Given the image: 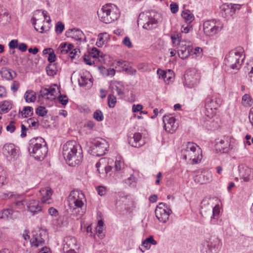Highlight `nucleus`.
<instances>
[{"instance_id": "1", "label": "nucleus", "mask_w": 253, "mask_h": 253, "mask_svg": "<svg viewBox=\"0 0 253 253\" xmlns=\"http://www.w3.org/2000/svg\"><path fill=\"white\" fill-rule=\"evenodd\" d=\"M63 155L67 164L72 167L80 164L83 158L82 149L75 141H69L63 146Z\"/></svg>"}, {"instance_id": "2", "label": "nucleus", "mask_w": 253, "mask_h": 253, "mask_svg": "<svg viewBox=\"0 0 253 253\" xmlns=\"http://www.w3.org/2000/svg\"><path fill=\"white\" fill-rule=\"evenodd\" d=\"M68 205L73 214L82 216L85 213L84 203L86 199L84 194L79 190H72L68 197Z\"/></svg>"}, {"instance_id": "3", "label": "nucleus", "mask_w": 253, "mask_h": 253, "mask_svg": "<svg viewBox=\"0 0 253 253\" xmlns=\"http://www.w3.org/2000/svg\"><path fill=\"white\" fill-rule=\"evenodd\" d=\"M245 58L244 48L239 46L230 51L226 56L224 63L228 70L230 68L237 71L240 69Z\"/></svg>"}, {"instance_id": "4", "label": "nucleus", "mask_w": 253, "mask_h": 253, "mask_svg": "<svg viewBox=\"0 0 253 253\" xmlns=\"http://www.w3.org/2000/svg\"><path fill=\"white\" fill-rule=\"evenodd\" d=\"M159 16V14L154 10L142 12L137 19L138 26L142 27L146 30H153L158 26Z\"/></svg>"}, {"instance_id": "5", "label": "nucleus", "mask_w": 253, "mask_h": 253, "mask_svg": "<svg viewBox=\"0 0 253 253\" xmlns=\"http://www.w3.org/2000/svg\"><path fill=\"white\" fill-rule=\"evenodd\" d=\"M97 15L99 20L105 24H110L117 20L120 16L119 9L113 4L104 5L98 10Z\"/></svg>"}, {"instance_id": "6", "label": "nucleus", "mask_w": 253, "mask_h": 253, "mask_svg": "<svg viewBox=\"0 0 253 253\" xmlns=\"http://www.w3.org/2000/svg\"><path fill=\"white\" fill-rule=\"evenodd\" d=\"M28 150L35 159L39 161L43 160L47 153L45 142L42 137L31 139Z\"/></svg>"}, {"instance_id": "7", "label": "nucleus", "mask_w": 253, "mask_h": 253, "mask_svg": "<svg viewBox=\"0 0 253 253\" xmlns=\"http://www.w3.org/2000/svg\"><path fill=\"white\" fill-rule=\"evenodd\" d=\"M181 154L184 160L192 164L198 163L202 158L201 148L193 142H188L183 146Z\"/></svg>"}, {"instance_id": "8", "label": "nucleus", "mask_w": 253, "mask_h": 253, "mask_svg": "<svg viewBox=\"0 0 253 253\" xmlns=\"http://www.w3.org/2000/svg\"><path fill=\"white\" fill-rule=\"evenodd\" d=\"M170 38L173 46L177 48L179 57L183 59L187 58L192 51V48L190 45V42L183 40L180 33L171 35Z\"/></svg>"}, {"instance_id": "9", "label": "nucleus", "mask_w": 253, "mask_h": 253, "mask_svg": "<svg viewBox=\"0 0 253 253\" xmlns=\"http://www.w3.org/2000/svg\"><path fill=\"white\" fill-rule=\"evenodd\" d=\"M238 143L233 137L225 136L219 141L216 142L215 147L222 153H228L232 150H235L237 148Z\"/></svg>"}, {"instance_id": "10", "label": "nucleus", "mask_w": 253, "mask_h": 253, "mask_svg": "<svg viewBox=\"0 0 253 253\" xmlns=\"http://www.w3.org/2000/svg\"><path fill=\"white\" fill-rule=\"evenodd\" d=\"M200 78V74L195 69L188 70L184 74L183 85L187 88L195 87L198 84Z\"/></svg>"}, {"instance_id": "11", "label": "nucleus", "mask_w": 253, "mask_h": 253, "mask_svg": "<svg viewBox=\"0 0 253 253\" xmlns=\"http://www.w3.org/2000/svg\"><path fill=\"white\" fill-rule=\"evenodd\" d=\"M108 148L107 142L103 139H99L92 142L89 151L93 156H101L105 154Z\"/></svg>"}, {"instance_id": "12", "label": "nucleus", "mask_w": 253, "mask_h": 253, "mask_svg": "<svg viewBox=\"0 0 253 253\" xmlns=\"http://www.w3.org/2000/svg\"><path fill=\"white\" fill-rule=\"evenodd\" d=\"M219 100L213 96L207 97L205 101V115L211 118L214 116L215 110L220 106Z\"/></svg>"}, {"instance_id": "13", "label": "nucleus", "mask_w": 253, "mask_h": 253, "mask_svg": "<svg viewBox=\"0 0 253 253\" xmlns=\"http://www.w3.org/2000/svg\"><path fill=\"white\" fill-rule=\"evenodd\" d=\"M207 252L209 253H218L221 247V240L216 235H211L205 241Z\"/></svg>"}, {"instance_id": "14", "label": "nucleus", "mask_w": 253, "mask_h": 253, "mask_svg": "<svg viewBox=\"0 0 253 253\" xmlns=\"http://www.w3.org/2000/svg\"><path fill=\"white\" fill-rule=\"evenodd\" d=\"M170 211L165 204L160 203L155 209V215L160 222L166 223L169 220Z\"/></svg>"}, {"instance_id": "15", "label": "nucleus", "mask_w": 253, "mask_h": 253, "mask_svg": "<svg viewBox=\"0 0 253 253\" xmlns=\"http://www.w3.org/2000/svg\"><path fill=\"white\" fill-rule=\"evenodd\" d=\"M165 130L169 133H173L178 127V123L172 116H164L163 118Z\"/></svg>"}, {"instance_id": "16", "label": "nucleus", "mask_w": 253, "mask_h": 253, "mask_svg": "<svg viewBox=\"0 0 253 253\" xmlns=\"http://www.w3.org/2000/svg\"><path fill=\"white\" fill-rule=\"evenodd\" d=\"M77 241L76 239L72 236L65 238L63 244V253H77Z\"/></svg>"}, {"instance_id": "17", "label": "nucleus", "mask_w": 253, "mask_h": 253, "mask_svg": "<svg viewBox=\"0 0 253 253\" xmlns=\"http://www.w3.org/2000/svg\"><path fill=\"white\" fill-rule=\"evenodd\" d=\"M223 25L219 20H208L204 22V32H218L222 30Z\"/></svg>"}, {"instance_id": "18", "label": "nucleus", "mask_w": 253, "mask_h": 253, "mask_svg": "<svg viewBox=\"0 0 253 253\" xmlns=\"http://www.w3.org/2000/svg\"><path fill=\"white\" fill-rule=\"evenodd\" d=\"M2 153L6 159L10 162H14L17 157L16 149L15 146L11 144H5L2 148Z\"/></svg>"}, {"instance_id": "19", "label": "nucleus", "mask_w": 253, "mask_h": 253, "mask_svg": "<svg viewBox=\"0 0 253 253\" xmlns=\"http://www.w3.org/2000/svg\"><path fill=\"white\" fill-rule=\"evenodd\" d=\"M241 8L240 4L232 3H224L220 6L222 14L225 17L232 16L237 10Z\"/></svg>"}, {"instance_id": "20", "label": "nucleus", "mask_w": 253, "mask_h": 253, "mask_svg": "<svg viewBox=\"0 0 253 253\" xmlns=\"http://www.w3.org/2000/svg\"><path fill=\"white\" fill-rule=\"evenodd\" d=\"M128 141L132 147L135 148L140 147L145 143V140L142 138L141 134L139 132H135L132 137H129Z\"/></svg>"}, {"instance_id": "21", "label": "nucleus", "mask_w": 253, "mask_h": 253, "mask_svg": "<svg viewBox=\"0 0 253 253\" xmlns=\"http://www.w3.org/2000/svg\"><path fill=\"white\" fill-rule=\"evenodd\" d=\"M41 200L42 203L50 204L52 203L51 196L52 191L50 188L45 187L41 189L40 190Z\"/></svg>"}, {"instance_id": "22", "label": "nucleus", "mask_w": 253, "mask_h": 253, "mask_svg": "<svg viewBox=\"0 0 253 253\" xmlns=\"http://www.w3.org/2000/svg\"><path fill=\"white\" fill-rule=\"evenodd\" d=\"M240 179L244 182H249L253 179V169L248 167H242L239 169Z\"/></svg>"}, {"instance_id": "23", "label": "nucleus", "mask_w": 253, "mask_h": 253, "mask_svg": "<svg viewBox=\"0 0 253 253\" xmlns=\"http://www.w3.org/2000/svg\"><path fill=\"white\" fill-rule=\"evenodd\" d=\"M109 88L112 93L117 92V94L122 97L125 94V87L124 84L121 82L113 81L110 83Z\"/></svg>"}, {"instance_id": "24", "label": "nucleus", "mask_w": 253, "mask_h": 253, "mask_svg": "<svg viewBox=\"0 0 253 253\" xmlns=\"http://www.w3.org/2000/svg\"><path fill=\"white\" fill-rule=\"evenodd\" d=\"M195 180H197L202 184L209 183L212 180V173L210 171L204 170L196 177Z\"/></svg>"}, {"instance_id": "25", "label": "nucleus", "mask_w": 253, "mask_h": 253, "mask_svg": "<svg viewBox=\"0 0 253 253\" xmlns=\"http://www.w3.org/2000/svg\"><path fill=\"white\" fill-rule=\"evenodd\" d=\"M157 244V242L154 239L153 236H150L142 241L141 247H139V250L142 253H144L146 250H148L150 249L151 245H156Z\"/></svg>"}, {"instance_id": "26", "label": "nucleus", "mask_w": 253, "mask_h": 253, "mask_svg": "<svg viewBox=\"0 0 253 253\" xmlns=\"http://www.w3.org/2000/svg\"><path fill=\"white\" fill-rule=\"evenodd\" d=\"M157 74L159 78H162L166 84H169L173 77V73L169 70L167 72H165L163 70L158 69L157 70Z\"/></svg>"}, {"instance_id": "27", "label": "nucleus", "mask_w": 253, "mask_h": 253, "mask_svg": "<svg viewBox=\"0 0 253 253\" xmlns=\"http://www.w3.org/2000/svg\"><path fill=\"white\" fill-rule=\"evenodd\" d=\"M28 210L35 213L42 211V207L39 205V202L35 200H31L26 203Z\"/></svg>"}, {"instance_id": "28", "label": "nucleus", "mask_w": 253, "mask_h": 253, "mask_svg": "<svg viewBox=\"0 0 253 253\" xmlns=\"http://www.w3.org/2000/svg\"><path fill=\"white\" fill-rule=\"evenodd\" d=\"M78 82L80 86H90L92 84L90 75L89 73H84L83 75H81L80 78L78 79Z\"/></svg>"}, {"instance_id": "29", "label": "nucleus", "mask_w": 253, "mask_h": 253, "mask_svg": "<svg viewBox=\"0 0 253 253\" xmlns=\"http://www.w3.org/2000/svg\"><path fill=\"white\" fill-rule=\"evenodd\" d=\"M10 19V16L7 10L0 5V24L5 25L9 22Z\"/></svg>"}, {"instance_id": "30", "label": "nucleus", "mask_w": 253, "mask_h": 253, "mask_svg": "<svg viewBox=\"0 0 253 253\" xmlns=\"http://www.w3.org/2000/svg\"><path fill=\"white\" fill-rule=\"evenodd\" d=\"M73 45L67 42H62L57 49V54H65L73 48Z\"/></svg>"}, {"instance_id": "31", "label": "nucleus", "mask_w": 253, "mask_h": 253, "mask_svg": "<svg viewBox=\"0 0 253 253\" xmlns=\"http://www.w3.org/2000/svg\"><path fill=\"white\" fill-rule=\"evenodd\" d=\"M30 243L32 247H42L44 245L45 241L42 238L41 234H33V237L30 240Z\"/></svg>"}, {"instance_id": "32", "label": "nucleus", "mask_w": 253, "mask_h": 253, "mask_svg": "<svg viewBox=\"0 0 253 253\" xmlns=\"http://www.w3.org/2000/svg\"><path fill=\"white\" fill-rule=\"evenodd\" d=\"M88 54L92 57V59L95 61L97 60L100 61L101 59H104L105 56V54L100 52V51L96 47H93L91 50L88 52Z\"/></svg>"}, {"instance_id": "33", "label": "nucleus", "mask_w": 253, "mask_h": 253, "mask_svg": "<svg viewBox=\"0 0 253 253\" xmlns=\"http://www.w3.org/2000/svg\"><path fill=\"white\" fill-rule=\"evenodd\" d=\"M209 205H212V201L210 199H204L201 204V213L203 215H207L209 213L208 211V207Z\"/></svg>"}, {"instance_id": "34", "label": "nucleus", "mask_w": 253, "mask_h": 253, "mask_svg": "<svg viewBox=\"0 0 253 253\" xmlns=\"http://www.w3.org/2000/svg\"><path fill=\"white\" fill-rule=\"evenodd\" d=\"M31 21L36 31H38L40 29L42 31V32L44 31V27L42 25L43 21H42L35 16L32 18Z\"/></svg>"}, {"instance_id": "35", "label": "nucleus", "mask_w": 253, "mask_h": 253, "mask_svg": "<svg viewBox=\"0 0 253 253\" xmlns=\"http://www.w3.org/2000/svg\"><path fill=\"white\" fill-rule=\"evenodd\" d=\"M24 97L26 102H34L36 99V93L31 90H27L25 92Z\"/></svg>"}, {"instance_id": "36", "label": "nucleus", "mask_w": 253, "mask_h": 253, "mask_svg": "<svg viewBox=\"0 0 253 253\" xmlns=\"http://www.w3.org/2000/svg\"><path fill=\"white\" fill-rule=\"evenodd\" d=\"M109 39V35L107 33H100L98 36V41L96 44L98 46H102Z\"/></svg>"}, {"instance_id": "37", "label": "nucleus", "mask_w": 253, "mask_h": 253, "mask_svg": "<svg viewBox=\"0 0 253 253\" xmlns=\"http://www.w3.org/2000/svg\"><path fill=\"white\" fill-rule=\"evenodd\" d=\"M208 211H209V214H211V218H215L219 214L220 210L219 207L218 205H215L213 206V205H209L208 206Z\"/></svg>"}, {"instance_id": "38", "label": "nucleus", "mask_w": 253, "mask_h": 253, "mask_svg": "<svg viewBox=\"0 0 253 253\" xmlns=\"http://www.w3.org/2000/svg\"><path fill=\"white\" fill-rule=\"evenodd\" d=\"M109 159L107 158H101L99 161L96 164V168L97 169V170L99 173H101L100 169H101V170L103 171L104 168L107 165L109 164Z\"/></svg>"}, {"instance_id": "39", "label": "nucleus", "mask_w": 253, "mask_h": 253, "mask_svg": "<svg viewBox=\"0 0 253 253\" xmlns=\"http://www.w3.org/2000/svg\"><path fill=\"white\" fill-rule=\"evenodd\" d=\"M181 16L185 19L187 23H191L194 19V16L193 14L188 9L182 11Z\"/></svg>"}, {"instance_id": "40", "label": "nucleus", "mask_w": 253, "mask_h": 253, "mask_svg": "<svg viewBox=\"0 0 253 253\" xmlns=\"http://www.w3.org/2000/svg\"><path fill=\"white\" fill-rule=\"evenodd\" d=\"M242 103L245 106H251L253 104V99L250 95L245 94L242 97Z\"/></svg>"}, {"instance_id": "41", "label": "nucleus", "mask_w": 253, "mask_h": 253, "mask_svg": "<svg viewBox=\"0 0 253 253\" xmlns=\"http://www.w3.org/2000/svg\"><path fill=\"white\" fill-rule=\"evenodd\" d=\"M21 115L24 118H28L33 114V108L32 107H25L21 111Z\"/></svg>"}, {"instance_id": "42", "label": "nucleus", "mask_w": 253, "mask_h": 253, "mask_svg": "<svg viewBox=\"0 0 253 253\" xmlns=\"http://www.w3.org/2000/svg\"><path fill=\"white\" fill-rule=\"evenodd\" d=\"M11 105L9 102L4 101L0 103V110L3 113H6L11 109Z\"/></svg>"}, {"instance_id": "43", "label": "nucleus", "mask_w": 253, "mask_h": 253, "mask_svg": "<svg viewBox=\"0 0 253 253\" xmlns=\"http://www.w3.org/2000/svg\"><path fill=\"white\" fill-rule=\"evenodd\" d=\"M0 74L2 77L5 78L8 80H11L13 78L10 71L6 68H2L1 69Z\"/></svg>"}, {"instance_id": "44", "label": "nucleus", "mask_w": 253, "mask_h": 253, "mask_svg": "<svg viewBox=\"0 0 253 253\" xmlns=\"http://www.w3.org/2000/svg\"><path fill=\"white\" fill-rule=\"evenodd\" d=\"M48 88L50 95L53 97L52 98H51V99L55 98L57 94V92H59L58 87L57 85L53 84Z\"/></svg>"}, {"instance_id": "45", "label": "nucleus", "mask_w": 253, "mask_h": 253, "mask_svg": "<svg viewBox=\"0 0 253 253\" xmlns=\"http://www.w3.org/2000/svg\"><path fill=\"white\" fill-rule=\"evenodd\" d=\"M46 70L48 75L53 76L56 74V67L54 64H50L46 68Z\"/></svg>"}, {"instance_id": "46", "label": "nucleus", "mask_w": 253, "mask_h": 253, "mask_svg": "<svg viewBox=\"0 0 253 253\" xmlns=\"http://www.w3.org/2000/svg\"><path fill=\"white\" fill-rule=\"evenodd\" d=\"M108 105L110 108H114L117 103L116 97L112 94L108 96Z\"/></svg>"}, {"instance_id": "47", "label": "nucleus", "mask_w": 253, "mask_h": 253, "mask_svg": "<svg viewBox=\"0 0 253 253\" xmlns=\"http://www.w3.org/2000/svg\"><path fill=\"white\" fill-rule=\"evenodd\" d=\"M93 118L98 122H101L104 119L103 113L100 110H96L93 113Z\"/></svg>"}, {"instance_id": "48", "label": "nucleus", "mask_w": 253, "mask_h": 253, "mask_svg": "<svg viewBox=\"0 0 253 253\" xmlns=\"http://www.w3.org/2000/svg\"><path fill=\"white\" fill-rule=\"evenodd\" d=\"M13 213V211L11 209L4 210L0 212V218H8L11 216Z\"/></svg>"}, {"instance_id": "49", "label": "nucleus", "mask_w": 253, "mask_h": 253, "mask_svg": "<svg viewBox=\"0 0 253 253\" xmlns=\"http://www.w3.org/2000/svg\"><path fill=\"white\" fill-rule=\"evenodd\" d=\"M128 64V63L126 61H124L123 60H118L115 61L116 68L117 67H120V71H124V68L126 67Z\"/></svg>"}, {"instance_id": "50", "label": "nucleus", "mask_w": 253, "mask_h": 253, "mask_svg": "<svg viewBox=\"0 0 253 253\" xmlns=\"http://www.w3.org/2000/svg\"><path fill=\"white\" fill-rule=\"evenodd\" d=\"M124 71H125L127 74L131 76L135 75L137 72L136 69L129 66V64L127 65L126 67L124 68Z\"/></svg>"}, {"instance_id": "51", "label": "nucleus", "mask_w": 253, "mask_h": 253, "mask_svg": "<svg viewBox=\"0 0 253 253\" xmlns=\"http://www.w3.org/2000/svg\"><path fill=\"white\" fill-rule=\"evenodd\" d=\"M36 113L39 116L43 117L46 115L47 110L44 107L40 106L36 109Z\"/></svg>"}, {"instance_id": "52", "label": "nucleus", "mask_w": 253, "mask_h": 253, "mask_svg": "<svg viewBox=\"0 0 253 253\" xmlns=\"http://www.w3.org/2000/svg\"><path fill=\"white\" fill-rule=\"evenodd\" d=\"M37 14H41L44 17V20H46L47 22H48L50 21V17L47 14V12L46 11L43 10L42 11L41 10H37L36 13H35V15H37Z\"/></svg>"}, {"instance_id": "53", "label": "nucleus", "mask_w": 253, "mask_h": 253, "mask_svg": "<svg viewBox=\"0 0 253 253\" xmlns=\"http://www.w3.org/2000/svg\"><path fill=\"white\" fill-rule=\"evenodd\" d=\"M124 168V163L120 159H117L115 162V169L116 170H120Z\"/></svg>"}, {"instance_id": "54", "label": "nucleus", "mask_w": 253, "mask_h": 253, "mask_svg": "<svg viewBox=\"0 0 253 253\" xmlns=\"http://www.w3.org/2000/svg\"><path fill=\"white\" fill-rule=\"evenodd\" d=\"M84 60L87 65H91L94 64L95 60L88 54H85L84 57Z\"/></svg>"}, {"instance_id": "55", "label": "nucleus", "mask_w": 253, "mask_h": 253, "mask_svg": "<svg viewBox=\"0 0 253 253\" xmlns=\"http://www.w3.org/2000/svg\"><path fill=\"white\" fill-rule=\"evenodd\" d=\"M41 96L47 99H51L48 96L50 95L49 90L48 88H42L40 91Z\"/></svg>"}, {"instance_id": "56", "label": "nucleus", "mask_w": 253, "mask_h": 253, "mask_svg": "<svg viewBox=\"0 0 253 253\" xmlns=\"http://www.w3.org/2000/svg\"><path fill=\"white\" fill-rule=\"evenodd\" d=\"M58 99L63 105H66L68 102V98L66 95H60L58 96Z\"/></svg>"}, {"instance_id": "57", "label": "nucleus", "mask_w": 253, "mask_h": 253, "mask_svg": "<svg viewBox=\"0 0 253 253\" xmlns=\"http://www.w3.org/2000/svg\"><path fill=\"white\" fill-rule=\"evenodd\" d=\"M126 183L131 187L136 185L135 178L133 176H131L126 180Z\"/></svg>"}, {"instance_id": "58", "label": "nucleus", "mask_w": 253, "mask_h": 253, "mask_svg": "<svg viewBox=\"0 0 253 253\" xmlns=\"http://www.w3.org/2000/svg\"><path fill=\"white\" fill-rule=\"evenodd\" d=\"M55 28V32H63L64 30V25L62 22L58 21L56 23Z\"/></svg>"}, {"instance_id": "59", "label": "nucleus", "mask_w": 253, "mask_h": 253, "mask_svg": "<svg viewBox=\"0 0 253 253\" xmlns=\"http://www.w3.org/2000/svg\"><path fill=\"white\" fill-rule=\"evenodd\" d=\"M6 129L10 133H12L15 131V126L14 125L13 121H11L9 124L6 126Z\"/></svg>"}, {"instance_id": "60", "label": "nucleus", "mask_w": 253, "mask_h": 253, "mask_svg": "<svg viewBox=\"0 0 253 253\" xmlns=\"http://www.w3.org/2000/svg\"><path fill=\"white\" fill-rule=\"evenodd\" d=\"M170 8L172 13H176L178 10V4L175 2H172L170 4Z\"/></svg>"}, {"instance_id": "61", "label": "nucleus", "mask_w": 253, "mask_h": 253, "mask_svg": "<svg viewBox=\"0 0 253 253\" xmlns=\"http://www.w3.org/2000/svg\"><path fill=\"white\" fill-rule=\"evenodd\" d=\"M56 59V55L54 53L53 50L51 51V52H49V55L48 57V61L50 63H52L55 61Z\"/></svg>"}, {"instance_id": "62", "label": "nucleus", "mask_w": 253, "mask_h": 253, "mask_svg": "<svg viewBox=\"0 0 253 253\" xmlns=\"http://www.w3.org/2000/svg\"><path fill=\"white\" fill-rule=\"evenodd\" d=\"M19 87V83L18 82L16 81H14L13 82L11 86V89L13 92H16L18 90Z\"/></svg>"}, {"instance_id": "63", "label": "nucleus", "mask_w": 253, "mask_h": 253, "mask_svg": "<svg viewBox=\"0 0 253 253\" xmlns=\"http://www.w3.org/2000/svg\"><path fill=\"white\" fill-rule=\"evenodd\" d=\"M98 194L100 196H104L106 194V188L102 186H99L97 188Z\"/></svg>"}, {"instance_id": "64", "label": "nucleus", "mask_w": 253, "mask_h": 253, "mask_svg": "<svg viewBox=\"0 0 253 253\" xmlns=\"http://www.w3.org/2000/svg\"><path fill=\"white\" fill-rule=\"evenodd\" d=\"M72 51L70 52L69 56L71 59L75 58L76 55H78V53L80 52V50L78 48H75L72 49Z\"/></svg>"}]
</instances>
